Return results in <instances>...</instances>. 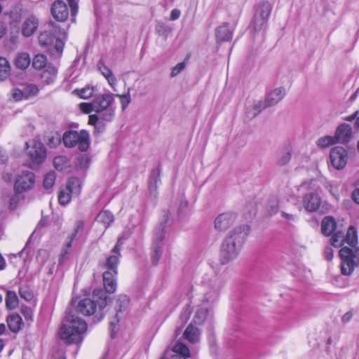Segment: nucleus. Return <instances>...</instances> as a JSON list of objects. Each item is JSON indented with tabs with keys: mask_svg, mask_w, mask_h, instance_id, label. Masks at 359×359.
Here are the masks:
<instances>
[{
	"mask_svg": "<svg viewBox=\"0 0 359 359\" xmlns=\"http://www.w3.org/2000/svg\"><path fill=\"white\" fill-rule=\"evenodd\" d=\"M210 285L212 288V292H211L210 293L207 292L205 294L204 300L207 302L209 301L215 300L217 297L219 292L222 287L221 283L217 278L211 280Z\"/></svg>",
	"mask_w": 359,
	"mask_h": 359,
	"instance_id": "27",
	"label": "nucleus"
},
{
	"mask_svg": "<svg viewBox=\"0 0 359 359\" xmlns=\"http://www.w3.org/2000/svg\"><path fill=\"white\" fill-rule=\"evenodd\" d=\"M233 29L231 28L228 23H224L216 29V39L219 42L229 41L233 36Z\"/></svg>",
	"mask_w": 359,
	"mask_h": 359,
	"instance_id": "17",
	"label": "nucleus"
},
{
	"mask_svg": "<svg viewBox=\"0 0 359 359\" xmlns=\"http://www.w3.org/2000/svg\"><path fill=\"white\" fill-rule=\"evenodd\" d=\"M285 95V90L283 87H278L266 94L265 100L269 107H273L280 102Z\"/></svg>",
	"mask_w": 359,
	"mask_h": 359,
	"instance_id": "16",
	"label": "nucleus"
},
{
	"mask_svg": "<svg viewBox=\"0 0 359 359\" xmlns=\"http://www.w3.org/2000/svg\"><path fill=\"white\" fill-rule=\"evenodd\" d=\"M48 258V252L46 250H40L38 252L36 259L39 262H40L41 264H43L46 259Z\"/></svg>",
	"mask_w": 359,
	"mask_h": 359,
	"instance_id": "55",
	"label": "nucleus"
},
{
	"mask_svg": "<svg viewBox=\"0 0 359 359\" xmlns=\"http://www.w3.org/2000/svg\"><path fill=\"white\" fill-rule=\"evenodd\" d=\"M75 234H76V233L72 236L71 240L69 241V243L67 245V248L65 250H64L63 252L61 254V256L59 259L60 264L63 263L65 255L67 254H68V252H69L68 250L72 247V242L75 236Z\"/></svg>",
	"mask_w": 359,
	"mask_h": 359,
	"instance_id": "54",
	"label": "nucleus"
},
{
	"mask_svg": "<svg viewBox=\"0 0 359 359\" xmlns=\"http://www.w3.org/2000/svg\"><path fill=\"white\" fill-rule=\"evenodd\" d=\"M171 215L170 212H165L163 214L162 221L155 230L154 241L156 243V247L151 257L154 264H157L161 256L162 250L160 244L165 238V236L167 233V228L171 224Z\"/></svg>",
	"mask_w": 359,
	"mask_h": 359,
	"instance_id": "6",
	"label": "nucleus"
},
{
	"mask_svg": "<svg viewBox=\"0 0 359 359\" xmlns=\"http://www.w3.org/2000/svg\"><path fill=\"white\" fill-rule=\"evenodd\" d=\"M320 198L314 193H309L303 198L302 203L304 209L308 212H314L320 205Z\"/></svg>",
	"mask_w": 359,
	"mask_h": 359,
	"instance_id": "14",
	"label": "nucleus"
},
{
	"mask_svg": "<svg viewBox=\"0 0 359 359\" xmlns=\"http://www.w3.org/2000/svg\"><path fill=\"white\" fill-rule=\"evenodd\" d=\"M114 220L113 215L107 210L100 212L97 216V221L104 224L107 229Z\"/></svg>",
	"mask_w": 359,
	"mask_h": 359,
	"instance_id": "35",
	"label": "nucleus"
},
{
	"mask_svg": "<svg viewBox=\"0 0 359 359\" xmlns=\"http://www.w3.org/2000/svg\"><path fill=\"white\" fill-rule=\"evenodd\" d=\"M352 198L355 203L359 204V188L355 189L352 193Z\"/></svg>",
	"mask_w": 359,
	"mask_h": 359,
	"instance_id": "64",
	"label": "nucleus"
},
{
	"mask_svg": "<svg viewBox=\"0 0 359 359\" xmlns=\"http://www.w3.org/2000/svg\"><path fill=\"white\" fill-rule=\"evenodd\" d=\"M117 273L104 271L102 274L104 289L108 293H114L116 289Z\"/></svg>",
	"mask_w": 359,
	"mask_h": 359,
	"instance_id": "18",
	"label": "nucleus"
},
{
	"mask_svg": "<svg viewBox=\"0 0 359 359\" xmlns=\"http://www.w3.org/2000/svg\"><path fill=\"white\" fill-rule=\"evenodd\" d=\"M9 329L13 332H18L22 325V318L18 314L11 315L7 319Z\"/></svg>",
	"mask_w": 359,
	"mask_h": 359,
	"instance_id": "30",
	"label": "nucleus"
},
{
	"mask_svg": "<svg viewBox=\"0 0 359 359\" xmlns=\"http://www.w3.org/2000/svg\"><path fill=\"white\" fill-rule=\"evenodd\" d=\"M100 293H102V292L100 290H95L93 299L83 298L78 302L76 306L77 311L81 314L84 316L95 315L97 322L103 318L102 310L107 304V297L102 294L98 297Z\"/></svg>",
	"mask_w": 359,
	"mask_h": 359,
	"instance_id": "5",
	"label": "nucleus"
},
{
	"mask_svg": "<svg viewBox=\"0 0 359 359\" xmlns=\"http://www.w3.org/2000/svg\"><path fill=\"white\" fill-rule=\"evenodd\" d=\"M46 57L44 55L38 54L33 59L32 66L36 69H41L46 67Z\"/></svg>",
	"mask_w": 359,
	"mask_h": 359,
	"instance_id": "39",
	"label": "nucleus"
},
{
	"mask_svg": "<svg viewBox=\"0 0 359 359\" xmlns=\"http://www.w3.org/2000/svg\"><path fill=\"white\" fill-rule=\"evenodd\" d=\"M22 313L26 320L29 321L32 320L33 313L31 309H25L22 311Z\"/></svg>",
	"mask_w": 359,
	"mask_h": 359,
	"instance_id": "63",
	"label": "nucleus"
},
{
	"mask_svg": "<svg viewBox=\"0 0 359 359\" xmlns=\"http://www.w3.org/2000/svg\"><path fill=\"white\" fill-rule=\"evenodd\" d=\"M51 13L55 20L59 22H64L69 16V9L63 1L57 0L52 5Z\"/></svg>",
	"mask_w": 359,
	"mask_h": 359,
	"instance_id": "13",
	"label": "nucleus"
},
{
	"mask_svg": "<svg viewBox=\"0 0 359 359\" xmlns=\"http://www.w3.org/2000/svg\"><path fill=\"white\" fill-rule=\"evenodd\" d=\"M56 175L54 172H50L46 174L43 180V186L46 189L51 188L55 181Z\"/></svg>",
	"mask_w": 359,
	"mask_h": 359,
	"instance_id": "44",
	"label": "nucleus"
},
{
	"mask_svg": "<svg viewBox=\"0 0 359 359\" xmlns=\"http://www.w3.org/2000/svg\"><path fill=\"white\" fill-rule=\"evenodd\" d=\"M39 42L43 47H54L57 53H61L64 48L63 41L56 37L52 30L42 32L39 36Z\"/></svg>",
	"mask_w": 359,
	"mask_h": 359,
	"instance_id": "9",
	"label": "nucleus"
},
{
	"mask_svg": "<svg viewBox=\"0 0 359 359\" xmlns=\"http://www.w3.org/2000/svg\"><path fill=\"white\" fill-rule=\"evenodd\" d=\"M22 91L25 99H27L30 97L36 95L39 93V88L37 86L34 84H29L25 86Z\"/></svg>",
	"mask_w": 359,
	"mask_h": 359,
	"instance_id": "43",
	"label": "nucleus"
},
{
	"mask_svg": "<svg viewBox=\"0 0 359 359\" xmlns=\"http://www.w3.org/2000/svg\"><path fill=\"white\" fill-rule=\"evenodd\" d=\"M236 214L231 212H224L219 215L215 219V228L219 231L227 230L236 222Z\"/></svg>",
	"mask_w": 359,
	"mask_h": 359,
	"instance_id": "12",
	"label": "nucleus"
},
{
	"mask_svg": "<svg viewBox=\"0 0 359 359\" xmlns=\"http://www.w3.org/2000/svg\"><path fill=\"white\" fill-rule=\"evenodd\" d=\"M337 140L335 138V136L333 137L327 135L319 138L317 140L316 144L318 147L321 148H325L335 144Z\"/></svg>",
	"mask_w": 359,
	"mask_h": 359,
	"instance_id": "38",
	"label": "nucleus"
},
{
	"mask_svg": "<svg viewBox=\"0 0 359 359\" xmlns=\"http://www.w3.org/2000/svg\"><path fill=\"white\" fill-rule=\"evenodd\" d=\"M156 32L160 36L168 34L171 32V28L165 23H158L155 28Z\"/></svg>",
	"mask_w": 359,
	"mask_h": 359,
	"instance_id": "45",
	"label": "nucleus"
},
{
	"mask_svg": "<svg viewBox=\"0 0 359 359\" xmlns=\"http://www.w3.org/2000/svg\"><path fill=\"white\" fill-rule=\"evenodd\" d=\"M334 251L333 249L330 247H327L325 249V255L327 260L330 261L333 258Z\"/></svg>",
	"mask_w": 359,
	"mask_h": 359,
	"instance_id": "62",
	"label": "nucleus"
},
{
	"mask_svg": "<svg viewBox=\"0 0 359 359\" xmlns=\"http://www.w3.org/2000/svg\"><path fill=\"white\" fill-rule=\"evenodd\" d=\"M160 181H161V180H160V176H159V172L158 171L154 172V173L151 177L150 182H149V189H150L151 191L156 190L158 184L160 182Z\"/></svg>",
	"mask_w": 359,
	"mask_h": 359,
	"instance_id": "46",
	"label": "nucleus"
},
{
	"mask_svg": "<svg viewBox=\"0 0 359 359\" xmlns=\"http://www.w3.org/2000/svg\"><path fill=\"white\" fill-rule=\"evenodd\" d=\"M281 216L285 219V222L287 224H290L291 222H294L296 219V215L293 214L287 213L285 211L281 212Z\"/></svg>",
	"mask_w": 359,
	"mask_h": 359,
	"instance_id": "56",
	"label": "nucleus"
},
{
	"mask_svg": "<svg viewBox=\"0 0 359 359\" xmlns=\"http://www.w3.org/2000/svg\"><path fill=\"white\" fill-rule=\"evenodd\" d=\"M53 165L60 172H68L71 168L69 160L65 156H56L53 160Z\"/></svg>",
	"mask_w": 359,
	"mask_h": 359,
	"instance_id": "25",
	"label": "nucleus"
},
{
	"mask_svg": "<svg viewBox=\"0 0 359 359\" xmlns=\"http://www.w3.org/2000/svg\"><path fill=\"white\" fill-rule=\"evenodd\" d=\"M115 95L111 93L103 94L94 100L95 114L88 117V124L96 126L97 123L111 122L115 116Z\"/></svg>",
	"mask_w": 359,
	"mask_h": 359,
	"instance_id": "4",
	"label": "nucleus"
},
{
	"mask_svg": "<svg viewBox=\"0 0 359 359\" xmlns=\"http://www.w3.org/2000/svg\"><path fill=\"white\" fill-rule=\"evenodd\" d=\"M249 233L247 225H241L231 231L224 239L219 254V262L226 264L237 258Z\"/></svg>",
	"mask_w": 359,
	"mask_h": 359,
	"instance_id": "2",
	"label": "nucleus"
},
{
	"mask_svg": "<svg viewBox=\"0 0 359 359\" xmlns=\"http://www.w3.org/2000/svg\"><path fill=\"white\" fill-rule=\"evenodd\" d=\"M336 227V221L332 217H325L321 222V231L325 236H330L335 230Z\"/></svg>",
	"mask_w": 359,
	"mask_h": 359,
	"instance_id": "23",
	"label": "nucleus"
},
{
	"mask_svg": "<svg viewBox=\"0 0 359 359\" xmlns=\"http://www.w3.org/2000/svg\"><path fill=\"white\" fill-rule=\"evenodd\" d=\"M325 188L337 198H339V196L337 194L336 187L330 182H326Z\"/></svg>",
	"mask_w": 359,
	"mask_h": 359,
	"instance_id": "58",
	"label": "nucleus"
},
{
	"mask_svg": "<svg viewBox=\"0 0 359 359\" xmlns=\"http://www.w3.org/2000/svg\"><path fill=\"white\" fill-rule=\"evenodd\" d=\"M82 99H88L93 96L94 89L92 87H86L81 89H76L73 91Z\"/></svg>",
	"mask_w": 359,
	"mask_h": 359,
	"instance_id": "41",
	"label": "nucleus"
},
{
	"mask_svg": "<svg viewBox=\"0 0 359 359\" xmlns=\"http://www.w3.org/2000/svg\"><path fill=\"white\" fill-rule=\"evenodd\" d=\"M72 15H75L78 11V5L76 0H68Z\"/></svg>",
	"mask_w": 359,
	"mask_h": 359,
	"instance_id": "60",
	"label": "nucleus"
},
{
	"mask_svg": "<svg viewBox=\"0 0 359 359\" xmlns=\"http://www.w3.org/2000/svg\"><path fill=\"white\" fill-rule=\"evenodd\" d=\"M30 62V57L27 53H18L15 59V65L16 67L20 69H27L29 66Z\"/></svg>",
	"mask_w": 359,
	"mask_h": 359,
	"instance_id": "29",
	"label": "nucleus"
},
{
	"mask_svg": "<svg viewBox=\"0 0 359 359\" xmlns=\"http://www.w3.org/2000/svg\"><path fill=\"white\" fill-rule=\"evenodd\" d=\"M57 69L51 66H48L42 72L41 78L46 83H51L55 78Z\"/></svg>",
	"mask_w": 359,
	"mask_h": 359,
	"instance_id": "36",
	"label": "nucleus"
},
{
	"mask_svg": "<svg viewBox=\"0 0 359 359\" xmlns=\"http://www.w3.org/2000/svg\"><path fill=\"white\" fill-rule=\"evenodd\" d=\"M65 188L69 190L73 195H79L81 191V182L79 178L72 177L69 180Z\"/></svg>",
	"mask_w": 359,
	"mask_h": 359,
	"instance_id": "33",
	"label": "nucleus"
},
{
	"mask_svg": "<svg viewBox=\"0 0 359 359\" xmlns=\"http://www.w3.org/2000/svg\"><path fill=\"white\" fill-rule=\"evenodd\" d=\"M11 98L15 102H18L25 99L22 90H20L18 88L13 89L11 93Z\"/></svg>",
	"mask_w": 359,
	"mask_h": 359,
	"instance_id": "49",
	"label": "nucleus"
},
{
	"mask_svg": "<svg viewBox=\"0 0 359 359\" xmlns=\"http://www.w3.org/2000/svg\"><path fill=\"white\" fill-rule=\"evenodd\" d=\"M208 309L204 307H199L196 309L193 321L195 324L201 325L207 318Z\"/></svg>",
	"mask_w": 359,
	"mask_h": 359,
	"instance_id": "34",
	"label": "nucleus"
},
{
	"mask_svg": "<svg viewBox=\"0 0 359 359\" xmlns=\"http://www.w3.org/2000/svg\"><path fill=\"white\" fill-rule=\"evenodd\" d=\"M97 67L100 73L107 80L109 85L114 90H115V87L116 86V79L114 74L112 73V71L102 62H98Z\"/></svg>",
	"mask_w": 359,
	"mask_h": 359,
	"instance_id": "20",
	"label": "nucleus"
},
{
	"mask_svg": "<svg viewBox=\"0 0 359 359\" xmlns=\"http://www.w3.org/2000/svg\"><path fill=\"white\" fill-rule=\"evenodd\" d=\"M10 74L11 66L8 61L5 57H0V81L7 79Z\"/></svg>",
	"mask_w": 359,
	"mask_h": 359,
	"instance_id": "31",
	"label": "nucleus"
},
{
	"mask_svg": "<svg viewBox=\"0 0 359 359\" xmlns=\"http://www.w3.org/2000/svg\"><path fill=\"white\" fill-rule=\"evenodd\" d=\"M330 158L331 163L334 168L337 170H341L347 163V151L341 147H334L330 151Z\"/></svg>",
	"mask_w": 359,
	"mask_h": 359,
	"instance_id": "11",
	"label": "nucleus"
},
{
	"mask_svg": "<svg viewBox=\"0 0 359 359\" xmlns=\"http://www.w3.org/2000/svg\"><path fill=\"white\" fill-rule=\"evenodd\" d=\"M39 25L38 20L34 17H29L23 22L22 33L23 36L28 37L32 35L36 30Z\"/></svg>",
	"mask_w": 359,
	"mask_h": 359,
	"instance_id": "19",
	"label": "nucleus"
},
{
	"mask_svg": "<svg viewBox=\"0 0 359 359\" xmlns=\"http://www.w3.org/2000/svg\"><path fill=\"white\" fill-rule=\"evenodd\" d=\"M268 107H270L265 99L263 100H259L255 102L252 109L248 111V116L250 118H254Z\"/></svg>",
	"mask_w": 359,
	"mask_h": 359,
	"instance_id": "28",
	"label": "nucleus"
},
{
	"mask_svg": "<svg viewBox=\"0 0 359 359\" xmlns=\"http://www.w3.org/2000/svg\"><path fill=\"white\" fill-rule=\"evenodd\" d=\"M271 11V6L269 2L260 4L255 11L252 27L255 31L261 30L266 24Z\"/></svg>",
	"mask_w": 359,
	"mask_h": 359,
	"instance_id": "8",
	"label": "nucleus"
},
{
	"mask_svg": "<svg viewBox=\"0 0 359 359\" xmlns=\"http://www.w3.org/2000/svg\"><path fill=\"white\" fill-rule=\"evenodd\" d=\"M60 141L61 140L60 137H52L49 139L48 145L51 147H55L60 144Z\"/></svg>",
	"mask_w": 359,
	"mask_h": 359,
	"instance_id": "59",
	"label": "nucleus"
},
{
	"mask_svg": "<svg viewBox=\"0 0 359 359\" xmlns=\"http://www.w3.org/2000/svg\"><path fill=\"white\" fill-rule=\"evenodd\" d=\"M20 296L21 298L29 301L32 299V292L27 287H21L19 290Z\"/></svg>",
	"mask_w": 359,
	"mask_h": 359,
	"instance_id": "50",
	"label": "nucleus"
},
{
	"mask_svg": "<svg viewBox=\"0 0 359 359\" xmlns=\"http://www.w3.org/2000/svg\"><path fill=\"white\" fill-rule=\"evenodd\" d=\"M72 195L73 194L67 189H62L58 196V200L60 203L62 205L67 204L71 200Z\"/></svg>",
	"mask_w": 359,
	"mask_h": 359,
	"instance_id": "42",
	"label": "nucleus"
},
{
	"mask_svg": "<svg viewBox=\"0 0 359 359\" xmlns=\"http://www.w3.org/2000/svg\"><path fill=\"white\" fill-rule=\"evenodd\" d=\"M200 335V330L192 325H189L183 334L184 337L192 344L196 343L199 341Z\"/></svg>",
	"mask_w": 359,
	"mask_h": 359,
	"instance_id": "24",
	"label": "nucleus"
},
{
	"mask_svg": "<svg viewBox=\"0 0 359 359\" xmlns=\"http://www.w3.org/2000/svg\"><path fill=\"white\" fill-rule=\"evenodd\" d=\"M118 254L109 256L104 262H103L102 266L106 269L104 271L117 273V265L118 264L119 257Z\"/></svg>",
	"mask_w": 359,
	"mask_h": 359,
	"instance_id": "26",
	"label": "nucleus"
},
{
	"mask_svg": "<svg viewBox=\"0 0 359 359\" xmlns=\"http://www.w3.org/2000/svg\"><path fill=\"white\" fill-rule=\"evenodd\" d=\"M330 241L334 247H342L339 250L341 273L350 276L355 268L359 267V248L357 246L358 236L355 229L350 226L346 236L341 231H337Z\"/></svg>",
	"mask_w": 359,
	"mask_h": 359,
	"instance_id": "1",
	"label": "nucleus"
},
{
	"mask_svg": "<svg viewBox=\"0 0 359 359\" xmlns=\"http://www.w3.org/2000/svg\"><path fill=\"white\" fill-rule=\"evenodd\" d=\"M77 137V131L68 130L66 131L62 136V141L65 147H74L76 146L75 139Z\"/></svg>",
	"mask_w": 359,
	"mask_h": 359,
	"instance_id": "32",
	"label": "nucleus"
},
{
	"mask_svg": "<svg viewBox=\"0 0 359 359\" xmlns=\"http://www.w3.org/2000/svg\"><path fill=\"white\" fill-rule=\"evenodd\" d=\"M35 182V177L30 171H23L20 174L15 183V189L18 193H22L32 189Z\"/></svg>",
	"mask_w": 359,
	"mask_h": 359,
	"instance_id": "10",
	"label": "nucleus"
},
{
	"mask_svg": "<svg viewBox=\"0 0 359 359\" xmlns=\"http://www.w3.org/2000/svg\"><path fill=\"white\" fill-rule=\"evenodd\" d=\"M79 149L81 151H86L90 145V137L87 130H81L77 132V137L75 139Z\"/></svg>",
	"mask_w": 359,
	"mask_h": 359,
	"instance_id": "21",
	"label": "nucleus"
},
{
	"mask_svg": "<svg viewBox=\"0 0 359 359\" xmlns=\"http://www.w3.org/2000/svg\"><path fill=\"white\" fill-rule=\"evenodd\" d=\"M6 303L7 307L10 309H14L18 306V299L17 294L15 292L8 291L7 292Z\"/></svg>",
	"mask_w": 359,
	"mask_h": 359,
	"instance_id": "40",
	"label": "nucleus"
},
{
	"mask_svg": "<svg viewBox=\"0 0 359 359\" xmlns=\"http://www.w3.org/2000/svg\"><path fill=\"white\" fill-rule=\"evenodd\" d=\"M185 68V64L184 62L178 63L175 65L171 71L170 76L171 77L176 76L178 74H180L184 69Z\"/></svg>",
	"mask_w": 359,
	"mask_h": 359,
	"instance_id": "53",
	"label": "nucleus"
},
{
	"mask_svg": "<svg viewBox=\"0 0 359 359\" xmlns=\"http://www.w3.org/2000/svg\"><path fill=\"white\" fill-rule=\"evenodd\" d=\"M114 95L115 97H118L120 98L121 108L122 110L124 111L129 104V103L130 102V95L129 91L125 95L116 94Z\"/></svg>",
	"mask_w": 359,
	"mask_h": 359,
	"instance_id": "47",
	"label": "nucleus"
},
{
	"mask_svg": "<svg viewBox=\"0 0 359 359\" xmlns=\"http://www.w3.org/2000/svg\"><path fill=\"white\" fill-rule=\"evenodd\" d=\"M126 238H127V237H126L124 236H120L118 238L116 245L114 246V248L112 250V252H114V254H118V255H120L121 248L123 245L124 241Z\"/></svg>",
	"mask_w": 359,
	"mask_h": 359,
	"instance_id": "52",
	"label": "nucleus"
},
{
	"mask_svg": "<svg viewBox=\"0 0 359 359\" xmlns=\"http://www.w3.org/2000/svg\"><path fill=\"white\" fill-rule=\"evenodd\" d=\"M87 328L88 325L84 320L75 314L68 313L65 317L59 335L67 344H79L82 342Z\"/></svg>",
	"mask_w": 359,
	"mask_h": 359,
	"instance_id": "3",
	"label": "nucleus"
},
{
	"mask_svg": "<svg viewBox=\"0 0 359 359\" xmlns=\"http://www.w3.org/2000/svg\"><path fill=\"white\" fill-rule=\"evenodd\" d=\"M118 302H119L121 303L120 306H119L118 311H121V310L123 309H125L126 306L128 305V299L125 295H121V296H119V297L118 299Z\"/></svg>",
	"mask_w": 359,
	"mask_h": 359,
	"instance_id": "57",
	"label": "nucleus"
},
{
	"mask_svg": "<svg viewBox=\"0 0 359 359\" xmlns=\"http://www.w3.org/2000/svg\"><path fill=\"white\" fill-rule=\"evenodd\" d=\"M181 12L177 8H174L171 11L170 15V20H177L180 16Z\"/></svg>",
	"mask_w": 359,
	"mask_h": 359,
	"instance_id": "61",
	"label": "nucleus"
},
{
	"mask_svg": "<svg viewBox=\"0 0 359 359\" xmlns=\"http://www.w3.org/2000/svg\"><path fill=\"white\" fill-rule=\"evenodd\" d=\"M291 158V151L289 149L283 150L279 152L277 158V163L279 165H285L289 163Z\"/></svg>",
	"mask_w": 359,
	"mask_h": 359,
	"instance_id": "37",
	"label": "nucleus"
},
{
	"mask_svg": "<svg viewBox=\"0 0 359 359\" xmlns=\"http://www.w3.org/2000/svg\"><path fill=\"white\" fill-rule=\"evenodd\" d=\"M335 138L337 142L347 143L352 137V128L347 123H342L338 126L335 132Z\"/></svg>",
	"mask_w": 359,
	"mask_h": 359,
	"instance_id": "15",
	"label": "nucleus"
},
{
	"mask_svg": "<svg viewBox=\"0 0 359 359\" xmlns=\"http://www.w3.org/2000/svg\"><path fill=\"white\" fill-rule=\"evenodd\" d=\"M80 109L86 114L94 111V100L92 102H83L79 104Z\"/></svg>",
	"mask_w": 359,
	"mask_h": 359,
	"instance_id": "51",
	"label": "nucleus"
},
{
	"mask_svg": "<svg viewBox=\"0 0 359 359\" xmlns=\"http://www.w3.org/2000/svg\"><path fill=\"white\" fill-rule=\"evenodd\" d=\"M172 351L175 354L173 359H189L190 357L189 349L182 343L176 344Z\"/></svg>",
	"mask_w": 359,
	"mask_h": 359,
	"instance_id": "22",
	"label": "nucleus"
},
{
	"mask_svg": "<svg viewBox=\"0 0 359 359\" xmlns=\"http://www.w3.org/2000/svg\"><path fill=\"white\" fill-rule=\"evenodd\" d=\"M27 154L34 164L42 163L46 158V151L43 143L38 140L26 142Z\"/></svg>",
	"mask_w": 359,
	"mask_h": 359,
	"instance_id": "7",
	"label": "nucleus"
},
{
	"mask_svg": "<svg viewBox=\"0 0 359 359\" xmlns=\"http://www.w3.org/2000/svg\"><path fill=\"white\" fill-rule=\"evenodd\" d=\"M192 309L189 305H187L182 310L180 315V320L183 323H186L190 318Z\"/></svg>",
	"mask_w": 359,
	"mask_h": 359,
	"instance_id": "48",
	"label": "nucleus"
}]
</instances>
